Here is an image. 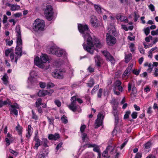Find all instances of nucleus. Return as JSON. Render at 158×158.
Segmentation results:
<instances>
[{
	"label": "nucleus",
	"instance_id": "nucleus-1",
	"mask_svg": "<svg viewBox=\"0 0 158 158\" xmlns=\"http://www.w3.org/2000/svg\"><path fill=\"white\" fill-rule=\"evenodd\" d=\"M78 27L80 32L83 34L82 36L85 40V39H86L87 44H85V43L83 44L84 49L85 50L91 54H93L94 50V44L97 48L101 47L102 44L97 39L95 38L93 40L92 38L88 33L89 28L87 25L79 24Z\"/></svg>",
	"mask_w": 158,
	"mask_h": 158
},
{
	"label": "nucleus",
	"instance_id": "nucleus-2",
	"mask_svg": "<svg viewBox=\"0 0 158 158\" xmlns=\"http://www.w3.org/2000/svg\"><path fill=\"white\" fill-rule=\"evenodd\" d=\"M15 32L16 36V46L15 50V63H16L17 60L22 55L23 42L21 39V32L19 26H16Z\"/></svg>",
	"mask_w": 158,
	"mask_h": 158
},
{
	"label": "nucleus",
	"instance_id": "nucleus-3",
	"mask_svg": "<svg viewBox=\"0 0 158 158\" xmlns=\"http://www.w3.org/2000/svg\"><path fill=\"white\" fill-rule=\"evenodd\" d=\"M107 29L110 33L106 34V43L108 45L112 46L116 43V38L110 34H111L114 35H115L116 34V32L114 24V23L109 24Z\"/></svg>",
	"mask_w": 158,
	"mask_h": 158
},
{
	"label": "nucleus",
	"instance_id": "nucleus-4",
	"mask_svg": "<svg viewBox=\"0 0 158 158\" xmlns=\"http://www.w3.org/2000/svg\"><path fill=\"white\" fill-rule=\"evenodd\" d=\"M48 59V57L46 54H42L40 58L38 56H36L34 58V63L39 68L42 69L44 67V64L46 63Z\"/></svg>",
	"mask_w": 158,
	"mask_h": 158
},
{
	"label": "nucleus",
	"instance_id": "nucleus-5",
	"mask_svg": "<svg viewBox=\"0 0 158 158\" xmlns=\"http://www.w3.org/2000/svg\"><path fill=\"white\" fill-rule=\"evenodd\" d=\"M45 23L44 21L40 19H36L34 23L32 29L35 32H39L44 30Z\"/></svg>",
	"mask_w": 158,
	"mask_h": 158
},
{
	"label": "nucleus",
	"instance_id": "nucleus-6",
	"mask_svg": "<svg viewBox=\"0 0 158 158\" xmlns=\"http://www.w3.org/2000/svg\"><path fill=\"white\" fill-rule=\"evenodd\" d=\"M49 51L50 53L54 54L58 57H60L63 55L65 56L67 54L64 50L58 48L55 45H53L51 46Z\"/></svg>",
	"mask_w": 158,
	"mask_h": 158
},
{
	"label": "nucleus",
	"instance_id": "nucleus-7",
	"mask_svg": "<svg viewBox=\"0 0 158 158\" xmlns=\"http://www.w3.org/2000/svg\"><path fill=\"white\" fill-rule=\"evenodd\" d=\"M76 97L73 96L71 98V103L68 106V107L71 110L75 112H80L81 109L79 106L77 105L76 104Z\"/></svg>",
	"mask_w": 158,
	"mask_h": 158
},
{
	"label": "nucleus",
	"instance_id": "nucleus-8",
	"mask_svg": "<svg viewBox=\"0 0 158 158\" xmlns=\"http://www.w3.org/2000/svg\"><path fill=\"white\" fill-rule=\"evenodd\" d=\"M44 15L46 18L49 21L53 18V11L52 6L50 5L46 6L44 11Z\"/></svg>",
	"mask_w": 158,
	"mask_h": 158
},
{
	"label": "nucleus",
	"instance_id": "nucleus-9",
	"mask_svg": "<svg viewBox=\"0 0 158 158\" xmlns=\"http://www.w3.org/2000/svg\"><path fill=\"white\" fill-rule=\"evenodd\" d=\"M104 115L102 112L99 113L97 116V118L95 123V128H97L102 125L104 118Z\"/></svg>",
	"mask_w": 158,
	"mask_h": 158
},
{
	"label": "nucleus",
	"instance_id": "nucleus-10",
	"mask_svg": "<svg viewBox=\"0 0 158 158\" xmlns=\"http://www.w3.org/2000/svg\"><path fill=\"white\" fill-rule=\"evenodd\" d=\"M65 72L64 71L56 70L52 73V75L54 77L61 79L63 77Z\"/></svg>",
	"mask_w": 158,
	"mask_h": 158
},
{
	"label": "nucleus",
	"instance_id": "nucleus-11",
	"mask_svg": "<svg viewBox=\"0 0 158 158\" xmlns=\"http://www.w3.org/2000/svg\"><path fill=\"white\" fill-rule=\"evenodd\" d=\"M102 53L106 58L107 60H109L113 65L114 64L115 60L113 57L110 55L109 52L107 51H104Z\"/></svg>",
	"mask_w": 158,
	"mask_h": 158
},
{
	"label": "nucleus",
	"instance_id": "nucleus-12",
	"mask_svg": "<svg viewBox=\"0 0 158 158\" xmlns=\"http://www.w3.org/2000/svg\"><path fill=\"white\" fill-rule=\"evenodd\" d=\"M11 108L10 109V113L12 114H14L15 115H18V111L16 109H19V106L17 103H15L14 105H10Z\"/></svg>",
	"mask_w": 158,
	"mask_h": 158
},
{
	"label": "nucleus",
	"instance_id": "nucleus-13",
	"mask_svg": "<svg viewBox=\"0 0 158 158\" xmlns=\"http://www.w3.org/2000/svg\"><path fill=\"white\" fill-rule=\"evenodd\" d=\"M5 55L6 56H8L10 55L11 60L12 62L15 61V56H14L13 52L11 49H6L5 51Z\"/></svg>",
	"mask_w": 158,
	"mask_h": 158
},
{
	"label": "nucleus",
	"instance_id": "nucleus-14",
	"mask_svg": "<svg viewBox=\"0 0 158 158\" xmlns=\"http://www.w3.org/2000/svg\"><path fill=\"white\" fill-rule=\"evenodd\" d=\"M53 92L54 91L52 89L49 91L40 90L38 92V95L40 97L44 96L46 95H51Z\"/></svg>",
	"mask_w": 158,
	"mask_h": 158
},
{
	"label": "nucleus",
	"instance_id": "nucleus-15",
	"mask_svg": "<svg viewBox=\"0 0 158 158\" xmlns=\"http://www.w3.org/2000/svg\"><path fill=\"white\" fill-rule=\"evenodd\" d=\"M116 18L117 20L121 22H124L126 23L128 22L127 17L123 14H119L117 15L116 16Z\"/></svg>",
	"mask_w": 158,
	"mask_h": 158
},
{
	"label": "nucleus",
	"instance_id": "nucleus-16",
	"mask_svg": "<svg viewBox=\"0 0 158 158\" xmlns=\"http://www.w3.org/2000/svg\"><path fill=\"white\" fill-rule=\"evenodd\" d=\"M90 21L91 25L94 27H96L99 25L98 19L95 16H91Z\"/></svg>",
	"mask_w": 158,
	"mask_h": 158
},
{
	"label": "nucleus",
	"instance_id": "nucleus-17",
	"mask_svg": "<svg viewBox=\"0 0 158 158\" xmlns=\"http://www.w3.org/2000/svg\"><path fill=\"white\" fill-rule=\"evenodd\" d=\"M36 76V74L35 71H32L31 72L30 77L28 78V83H30L31 84H33L34 81L35 80L34 77Z\"/></svg>",
	"mask_w": 158,
	"mask_h": 158
},
{
	"label": "nucleus",
	"instance_id": "nucleus-18",
	"mask_svg": "<svg viewBox=\"0 0 158 158\" xmlns=\"http://www.w3.org/2000/svg\"><path fill=\"white\" fill-rule=\"evenodd\" d=\"M121 84L122 82L119 80L116 81L114 84L113 90L114 94L117 95H118L120 94L119 92L116 91L117 87L121 85Z\"/></svg>",
	"mask_w": 158,
	"mask_h": 158
},
{
	"label": "nucleus",
	"instance_id": "nucleus-19",
	"mask_svg": "<svg viewBox=\"0 0 158 158\" xmlns=\"http://www.w3.org/2000/svg\"><path fill=\"white\" fill-rule=\"evenodd\" d=\"M37 134L38 132L37 131V133H35V136L34 138V140L35 142L34 148L35 149L36 148V150L38 149V147L41 145L40 140L39 139V137L37 136Z\"/></svg>",
	"mask_w": 158,
	"mask_h": 158
},
{
	"label": "nucleus",
	"instance_id": "nucleus-20",
	"mask_svg": "<svg viewBox=\"0 0 158 158\" xmlns=\"http://www.w3.org/2000/svg\"><path fill=\"white\" fill-rule=\"evenodd\" d=\"M27 133L26 135L27 138L29 139L33 133V128L31 125H28L27 129Z\"/></svg>",
	"mask_w": 158,
	"mask_h": 158
},
{
	"label": "nucleus",
	"instance_id": "nucleus-21",
	"mask_svg": "<svg viewBox=\"0 0 158 158\" xmlns=\"http://www.w3.org/2000/svg\"><path fill=\"white\" fill-rule=\"evenodd\" d=\"M7 6L10 7L11 10L13 11L18 10L20 8V6L17 4H11L8 3Z\"/></svg>",
	"mask_w": 158,
	"mask_h": 158
},
{
	"label": "nucleus",
	"instance_id": "nucleus-22",
	"mask_svg": "<svg viewBox=\"0 0 158 158\" xmlns=\"http://www.w3.org/2000/svg\"><path fill=\"white\" fill-rule=\"evenodd\" d=\"M95 65L98 67H99L101 66L102 60L100 56H96L94 57Z\"/></svg>",
	"mask_w": 158,
	"mask_h": 158
},
{
	"label": "nucleus",
	"instance_id": "nucleus-23",
	"mask_svg": "<svg viewBox=\"0 0 158 158\" xmlns=\"http://www.w3.org/2000/svg\"><path fill=\"white\" fill-rule=\"evenodd\" d=\"M60 138V135L59 134L55 133L54 134H51L49 135L48 138L49 139L51 140H56Z\"/></svg>",
	"mask_w": 158,
	"mask_h": 158
},
{
	"label": "nucleus",
	"instance_id": "nucleus-24",
	"mask_svg": "<svg viewBox=\"0 0 158 158\" xmlns=\"http://www.w3.org/2000/svg\"><path fill=\"white\" fill-rule=\"evenodd\" d=\"M7 104L9 105L11 104V102L9 99H7L6 100L4 101L0 100V108L2 107L3 105H6Z\"/></svg>",
	"mask_w": 158,
	"mask_h": 158
},
{
	"label": "nucleus",
	"instance_id": "nucleus-25",
	"mask_svg": "<svg viewBox=\"0 0 158 158\" xmlns=\"http://www.w3.org/2000/svg\"><path fill=\"white\" fill-rule=\"evenodd\" d=\"M94 7L97 11L99 14H102L104 11H105L104 9H102L99 6L95 5Z\"/></svg>",
	"mask_w": 158,
	"mask_h": 158
},
{
	"label": "nucleus",
	"instance_id": "nucleus-26",
	"mask_svg": "<svg viewBox=\"0 0 158 158\" xmlns=\"http://www.w3.org/2000/svg\"><path fill=\"white\" fill-rule=\"evenodd\" d=\"M15 129L18 132V134L22 136L23 128L19 123H18L17 126L16 127Z\"/></svg>",
	"mask_w": 158,
	"mask_h": 158
},
{
	"label": "nucleus",
	"instance_id": "nucleus-27",
	"mask_svg": "<svg viewBox=\"0 0 158 158\" xmlns=\"http://www.w3.org/2000/svg\"><path fill=\"white\" fill-rule=\"evenodd\" d=\"M152 145V143L148 141L144 144V148L145 150L148 149V151H149V149Z\"/></svg>",
	"mask_w": 158,
	"mask_h": 158
},
{
	"label": "nucleus",
	"instance_id": "nucleus-28",
	"mask_svg": "<svg viewBox=\"0 0 158 158\" xmlns=\"http://www.w3.org/2000/svg\"><path fill=\"white\" fill-rule=\"evenodd\" d=\"M42 100L41 98H39L35 102L36 106L37 107H39L40 105H43Z\"/></svg>",
	"mask_w": 158,
	"mask_h": 158
},
{
	"label": "nucleus",
	"instance_id": "nucleus-29",
	"mask_svg": "<svg viewBox=\"0 0 158 158\" xmlns=\"http://www.w3.org/2000/svg\"><path fill=\"white\" fill-rule=\"evenodd\" d=\"M132 55L131 54H128L125 57V61L126 63H128L131 58Z\"/></svg>",
	"mask_w": 158,
	"mask_h": 158
},
{
	"label": "nucleus",
	"instance_id": "nucleus-30",
	"mask_svg": "<svg viewBox=\"0 0 158 158\" xmlns=\"http://www.w3.org/2000/svg\"><path fill=\"white\" fill-rule=\"evenodd\" d=\"M62 122L64 124H66L68 122L67 117L64 115H63L61 118Z\"/></svg>",
	"mask_w": 158,
	"mask_h": 158
},
{
	"label": "nucleus",
	"instance_id": "nucleus-31",
	"mask_svg": "<svg viewBox=\"0 0 158 158\" xmlns=\"http://www.w3.org/2000/svg\"><path fill=\"white\" fill-rule=\"evenodd\" d=\"M8 76L6 74H5L2 78V80L4 84H6L8 83Z\"/></svg>",
	"mask_w": 158,
	"mask_h": 158
},
{
	"label": "nucleus",
	"instance_id": "nucleus-32",
	"mask_svg": "<svg viewBox=\"0 0 158 158\" xmlns=\"http://www.w3.org/2000/svg\"><path fill=\"white\" fill-rule=\"evenodd\" d=\"M129 72L130 71H128V70L127 69L126 70L122 75V77L123 79L126 80L127 78V77H126V76L127 75Z\"/></svg>",
	"mask_w": 158,
	"mask_h": 158
},
{
	"label": "nucleus",
	"instance_id": "nucleus-33",
	"mask_svg": "<svg viewBox=\"0 0 158 158\" xmlns=\"http://www.w3.org/2000/svg\"><path fill=\"white\" fill-rule=\"evenodd\" d=\"M94 84V80L93 78H91L87 84L88 86L90 87H92Z\"/></svg>",
	"mask_w": 158,
	"mask_h": 158
},
{
	"label": "nucleus",
	"instance_id": "nucleus-34",
	"mask_svg": "<svg viewBox=\"0 0 158 158\" xmlns=\"http://www.w3.org/2000/svg\"><path fill=\"white\" fill-rule=\"evenodd\" d=\"M105 11L106 12V15H107V16H109L112 20H113L114 19V16L112 14L110 13V12H109L108 11Z\"/></svg>",
	"mask_w": 158,
	"mask_h": 158
},
{
	"label": "nucleus",
	"instance_id": "nucleus-35",
	"mask_svg": "<svg viewBox=\"0 0 158 158\" xmlns=\"http://www.w3.org/2000/svg\"><path fill=\"white\" fill-rule=\"evenodd\" d=\"M32 118L34 119L35 120H37L38 119V117L35 114L33 110H32Z\"/></svg>",
	"mask_w": 158,
	"mask_h": 158
},
{
	"label": "nucleus",
	"instance_id": "nucleus-36",
	"mask_svg": "<svg viewBox=\"0 0 158 158\" xmlns=\"http://www.w3.org/2000/svg\"><path fill=\"white\" fill-rule=\"evenodd\" d=\"M131 114V111L130 110L127 111L126 112V113L124 116V119H126L128 118Z\"/></svg>",
	"mask_w": 158,
	"mask_h": 158
},
{
	"label": "nucleus",
	"instance_id": "nucleus-37",
	"mask_svg": "<svg viewBox=\"0 0 158 158\" xmlns=\"http://www.w3.org/2000/svg\"><path fill=\"white\" fill-rule=\"evenodd\" d=\"M6 45L10 46L13 44V41L12 40H10L9 39H7L6 40Z\"/></svg>",
	"mask_w": 158,
	"mask_h": 158
},
{
	"label": "nucleus",
	"instance_id": "nucleus-38",
	"mask_svg": "<svg viewBox=\"0 0 158 158\" xmlns=\"http://www.w3.org/2000/svg\"><path fill=\"white\" fill-rule=\"evenodd\" d=\"M42 142L43 143V145L45 147H46L48 146L47 143L48 142V140L47 139L43 138L42 139Z\"/></svg>",
	"mask_w": 158,
	"mask_h": 158
},
{
	"label": "nucleus",
	"instance_id": "nucleus-39",
	"mask_svg": "<svg viewBox=\"0 0 158 158\" xmlns=\"http://www.w3.org/2000/svg\"><path fill=\"white\" fill-rule=\"evenodd\" d=\"M47 119L49 122V123L50 125H53L54 123V119L53 118H50L48 117H47Z\"/></svg>",
	"mask_w": 158,
	"mask_h": 158
},
{
	"label": "nucleus",
	"instance_id": "nucleus-40",
	"mask_svg": "<svg viewBox=\"0 0 158 158\" xmlns=\"http://www.w3.org/2000/svg\"><path fill=\"white\" fill-rule=\"evenodd\" d=\"M140 72V69H135L133 70L132 73L136 75V76H138L139 74V73Z\"/></svg>",
	"mask_w": 158,
	"mask_h": 158
},
{
	"label": "nucleus",
	"instance_id": "nucleus-41",
	"mask_svg": "<svg viewBox=\"0 0 158 158\" xmlns=\"http://www.w3.org/2000/svg\"><path fill=\"white\" fill-rule=\"evenodd\" d=\"M145 34L146 35H147L150 33V29L149 27H147L144 29Z\"/></svg>",
	"mask_w": 158,
	"mask_h": 158
},
{
	"label": "nucleus",
	"instance_id": "nucleus-42",
	"mask_svg": "<svg viewBox=\"0 0 158 158\" xmlns=\"http://www.w3.org/2000/svg\"><path fill=\"white\" fill-rule=\"evenodd\" d=\"M86 128V126L85 125H81L80 128V131L81 132V133H84Z\"/></svg>",
	"mask_w": 158,
	"mask_h": 158
},
{
	"label": "nucleus",
	"instance_id": "nucleus-43",
	"mask_svg": "<svg viewBox=\"0 0 158 158\" xmlns=\"http://www.w3.org/2000/svg\"><path fill=\"white\" fill-rule=\"evenodd\" d=\"M131 116L133 118H136L137 117V113L136 112H133L132 113Z\"/></svg>",
	"mask_w": 158,
	"mask_h": 158
},
{
	"label": "nucleus",
	"instance_id": "nucleus-44",
	"mask_svg": "<svg viewBox=\"0 0 158 158\" xmlns=\"http://www.w3.org/2000/svg\"><path fill=\"white\" fill-rule=\"evenodd\" d=\"M8 19V17L6 15H3V18L2 20V22L3 24H5L7 22V20Z\"/></svg>",
	"mask_w": 158,
	"mask_h": 158
},
{
	"label": "nucleus",
	"instance_id": "nucleus-45",
	"mask_svg": "<svg viewBox=\"0 0 158 158\" xmlns=\"http://www.w3.org/2000/svg\"><path fill=\"white\" fill-rule=\"evenodd\" d=\"M94 148L93 149V150L94 152H97L98 154H99V153H101L100 151V150L99 148L98 147L97 145L96 147Z\"/></svg>",
	"mask_w": 158,
	"mask_h": 158
},
{
	"label": "nucleus",
	"instance_id": "nucleus-46",
	"mask_svg": "<svg viewBox=\"0 0 158 158\" xmlns=\"http://www.w3.org/2000/svg\"><path fill=\"white\" fill-rule=\"evenodd\" d=\"M86 147L88 148H94L96 146V145L95 144H92L91 143H88L85 145Z\"/></svg>",
	"mask_w": 158,
	"mask_h": 158
},
{
	"label": "nucleus",
	"instance_id": "nucleus-47",
	"mask_svg": "<svg viewBox=\"0 0 158 158\" xmlns=\"http://www.w3.org/2000/svg\"><path fill=\"white\" fill-rule=\"evenodd\" d=\"M129 47L131 52H133L135 51L134 44L132 43L130 44Z\"/></svg>",
	"mask_w": 158,
	"mask_h": 158
},
{
	"label": "nucleus",
	"instance_id": "nucleus-48",
	"mask_svg": "<svg viewBox=\"0 0 158 158\" xmlns=\"http://www.w3.org/2000/svg\"><path fill=\"white\" fill-rule=\"evenodd\" d=\"M103 92V89H100L98 93V96L99 98H101L102 94Z\"/></svg>",
	"mask_w": 158,
	"mask_h": 158
},
{
	"label": "nucleus",
	"instance_id": "nucleus-49",
	"mask_svg": "<svg viewBox=\"0 0 158 158\" xmlns=\"http://www.w3.org/2000/svg\"><path fill=\"white\" fill-rule=\"evenodd\" d=\"M82 138L83 141H84L87 138V135L84 133H82Z\"/></svg>",
	"mask_w": 158,
	"mask_h": 158
},
{
	"label": "nucleus",
	"instance_id": "nucleus-50",
	"mask_svg": "<svg viewBox=\"0 0 158 158\" xmlns=\"http://www.w3.org/2000/svg\"><path fill=\"white\" fill-rule=\"evenodd\" d=\"M151 34L152 35H158V30L156 29V31H152L151 32Z\"/></svg>",
	"mask_w": 158,
	"mask_h": 158
},
{
	"label": "nucleus",
	"instance_id": "nucleus-51",
	"mask_svg": "<svg viewBox=\"0 0 158 158\" xmlns=\"http://www.w3.org/2000/svg\"><path fill=\"white\" fill-rule=\"evenodd\" d=\"M148 7L149 9L152 11H155V7L152 4H150L149 6Z\"/></svg>",
	"mask_w": 158,
	"mask_h": 158
},
{
	"label": "nucleus",
	"instance_id": "nucleus-52",
	"mask_svg": "<svg viewBox=\"0 0 158 158\" xmlns=\"http://www.w3.org/2000/svg\"><path fill=\"white\" fill-rule=\"evenodd\" d=\"M40 87L42 88H44L46 86V84L44 82H40L39 83Z\"/></svg>",
	"mask_w": 158,
	"mask_h": 158
},
{
	"label": "nucleus",
	"instance_id": "nucleus-53",
	"mask_svg": "<svg viewBox=\"0 0 158 158\" xmlns=\"http://www.w3.org/2000/svg\"><path fill=\"white\" fill-rule=\"evenodd\" d=\"M9 152L10 153L12 154L15 156H16L18 154V152L12 149H10Z\"/></svg>",
	"mask_w": 158,
	"mask_h": 158
},
{
	"label": "nucleus",
	"instance_id": "nucleus-54",
	"mask_svg": "<svg viewBox=\"0 0 158 158\" xmlns=\"http://www.w3.org/2000/svg\"><path fill=\"white\" fill-rule=\"evenodd\" d=\"M16 18H19L22 15V14L21 13H17L13 15Z\"/></svg>",
	"mask_w": 158,
	"mask_h": 158
},
{
	"label": "nucleus",
	"instance_id": "nucleus-55",
	"mask_svg": "<svg viewBox=\"0 0 158 158\" xmlns=\"http://www.w3.org/2000/svg\"><path fill=\"white\" fill-rule=\"evenodd\" d=\"M62 144L63 143L61 142H60L58 144L56 147V150L57 151H58L60 148L61 147Z\"/></svg>",
	"mask_w": 158,
	"mask_h": 158
},
{
	"label": "nucleus",
	"instance_id": "nucleus-56",
	"mask_svg": "<svg viewBox=\"0 0 158 158\" xmlns=\"http://www.w3.org/2000/svg\"><path fill=\"white\" fill-rule=\"evenodd\" d=\"M11 140H10L8 138H5V141L6 142V145L8 146L10 144V141Z\"/></svg>",
	"mask_w": 158,
	"mask_h": 158
},
{
	"label": "nucleus",
	"instance_id": "nucleus-57",
	"mask_svg": "<svg viewBox=\"0 0 158 158\" xmlns=\"http://www.w3.org/2000/svg\"><path fill=\"white\" fill-rule=\"evenodd\" d=\"M55 104L58 107H60L61 106V102L58 100H56L55 101Z\"/></svg>",
	"mask_w": 158,
	"mask_h": 158
},
{
	"label": "nucleus",
	"instance_id": "nucleus-58",
	"mask_svg": "<svg viewBox=\"0 0 158 158\" xmlns=\"http://www.w3.org/2000/svg\"><path fill=\"white\" fill-rule=\"evenodd\" d=\"M152 112V108L150 106L148 107L147 111V113L148 114H151Z\"/></svg>",
	"mask_w": 158,
	"mask_h": 158
},
{
	"label": "nucleus",
	"instance_id": "nucleus-59",
	"mask_svg": "<svg viewBox=\"0 0 158 158\" xmlns=\"http://www.w3.org/2000/svg\"><path fill=\"white\" fill-rule=\"evenodd\" d=\"M128 140L127 139H125V142L122 144L121 146V149H122L123 147H124V146L126 145V144L127 143Z\"/></svg>",
	"mask_w": 158,
	"mask_h": 158
},
{
	"label": "nucleus",
	"instance_id": "nucleus-60",
	"mask_svg": "<svg viewBox=\"0 0 158 158\" xmlns=\"http://www.w3.org/2000/svg\"><path fill=\"white\" fill-rule=\"evenodd\" d=\"M54 85L52 83H49L47 85V89L49 88L53 87L54 86Z\"/></svg>",
	"mask_w": 158,
	"mask_h": 158
},
{
	"label": "nucleus",
	"instance_id": "nucleus-61",
	"mask_svg": "<svg viewBox=\"0 0 158 158\" xmlns=\"http://www.w3.org/2000/svg\"><path fill=\"white\" fill-rule=\"evenodd\" d=\"M107 155H108V151L106 150V149L103 152V153L102 154V156L104 157H106L107 156Z\"/></svg>",
	"mask_w": 158,
	"mask_h": 158
},
{
	"label": "nucleus",
	"instance_id": "nucleus-62",
	"mask_svg": "<svg viewBox=\"0 0 158 158\" xmlns=\"http://www.w3.org/2000/svg\"><path fill=\"white\" fill-rule=\"evenodd\" d=\"M144 90L147 93L150 91V88L149 86H147L144 89Z\"/></svg>",
	"mask_w": 158,
	"mask_h": 158
},
{
	"label": "nucleus",
	"instance_id": "nucleus-63",
	"mask_svg": "<svg viewBox=\"0 0 158 158\" xmlns=\"http://www.w3.org/2000/svg\"><path fill=\"white\" fill-rule=\"evenodd\" d=\"M10 23H13V25L15 26L16 24V21L13 19H10L9 20Z\"/></svg>",
	"mask_w": 158,
	"mask_h": 158
},
{
	"label": "nucleus",
	"instance_id": "nucleus-64",
	"mask_svg": "<svg viewBox=\"0 0 158 158\" xmlns=\"http://www.w3.org/2000/svg\"><path fill=\"white\" fill-rule=\"evenodd\" d=\"M141 154L140 153L138 152L136 154L135 158H141Z\"/></svg>",
	"mask_w": 158,
	"mask_h": 158
}]
</instances>
